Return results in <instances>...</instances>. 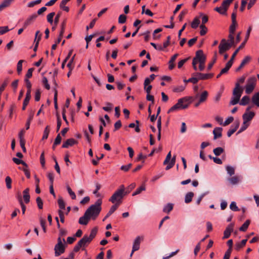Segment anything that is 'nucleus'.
<instances>
[{
  "instance_id": "28",
  "label": "nucleus",
  "mask_w": 259,
  "mask_h": 259,
  "mask_svg": "<svg viewBox=\"0 0 259 259\" xmlns=\"http://www.w3.org/2000/svg\"><path fill=\"white\" fill-rule=\"evenodd\" d=\"M249 101H250L249 97L247 96H245L242 97L239 104L241 105L245 106L249 103Z\"/></svg>"
},
{
  "instance_id": "7",
  "label": "nucleus",
  "mask_w": 259,
  "mask_h": 259,
  "mask_svg": "<svg viewBox=\"0 0 259 259\" xmlns=\"http://www.w3.org/2000/svg\"><path fill=\"white\" fill-rule=\"evenodd\" d=\"M143 239V238L142 237H140V236H137L136 238V239H135L134 243H133V249H132V251L131 253V256H132L133 253L135 251L138 250L139 249L141 241Z\"/></svg>"
},
{
  "instance_id": "46",
  "label": "nucleus",
  "mask_w": 259,
  "mask_h": 259,
  "mask_svg": "<svg viewBox=\"0 0 259 259\" xmlns=\"http://www.w3.org/2000/svg\"><path fill=\"white\" fill-rule=\"evenodd\" d=\"M200 28L201 29L200 31V34L201 36L204 35L207 32V27L204 25L201 24L200 26Z\"/></svg>"
},
{
  "instance_id": "11",
  "label": "nucleus",
  "mask_w": 259,
  "mask_h": 259,
  "mask_svg": "<svg viewBox=\"0 0 259 259\" xmlns=\"http://www.w3.org/2000/svg\"><path fill=\"white\" fill-rule=\"evenodd\" d=\"M240 125V122L239 120H236L233 125H232L230 129L227 132V136L228 137L231 136L232 134H233L236 130L238 129Z\"/></svg>"
},
{
  "instance_id": "57",
  "label": "nucleus",
  "mask_w": 259,
  "mask_h": 259,
  "mask_svg": "<svg viewBox=\"0 0 259 259\" xmlns=\"http://www.w3.org/2000/svg\"><path fill=\"white\" fill-rule=\"evenodd\" d=\"M42 82L45 88L47 90H50V86L48 83V79L46 77H45V76L43 77Z\"/></svg>"
},
{
  "instance_id": "64",
  "label": "nucleus",
  "mask_w": 259,
  "mask_h": 259,
  "mask_svg": "<svg viewBox=\"0 0 259 259\" xmlns=\"http://www.w3.org/2000/svg\"><path fill=\"white\" fill-rule=\"evenodd\" d=\"M230 208L233 211H238L239 210V208L236 205V204L235 202H232L230 205Z\"/></svg>"
},
{
  "instance_id": "16",
  "label": "nucleus",
  "mask_w": 259,
  "mask_h": 259,
  "mask_svg": "<svg viewBox=\"0 0 259 259\" xmlns=\"http://www.w3.org/2000/svg\"><path fill=\"white\" fill-rule=\"evenodd\" d=\"M91 218L88 216V214L85 212L83 215L80 217L79 219L78 223L80 225H87Z\"/></svg>"
},
{
  "instance_id": "18",
  "label": "nucleus",
  "mask_w": 259,
  "mask_h": 259,
  "mask_svg": "<svg viewBox=\"0 0 259 259\" xmlns=\"http://www.w3.org/2000/svg\"><path fill=\"white\" fill-rule=\"evenodd\" d=\"M91 241L89 239L88 236L87 235H85L83 236L82 238H81L78 242V243L79 244L81 247H84L87 244H89Z\"/></svg>"
},
{
  "instance_id": "45",
  "label": "nucleus",
  "mask_w": 259,
  "mask_h": 259,
  "mask_svg": "<svg viewBox=\"0 0 259 259\" xmlns=\"http://www.w3.org/2000/svg\"><path fill=\"white\" fill-rule=\"evenodd\" d=\"M227 173L230 176H232L235 174V169L233 167L231 166L228 165L226 167Z\"/></svg>"
},
{
  "instance_id": "24",
  "label": "nucleus",
  "mask_w": 259,
  "mask_h": 259,
  "mask_svg": "<svg viewBox=\"0 0 259 259\" xmlns=\"http://www.w3.org/2000/svg\"><path fill=\"white\" fill-rule=\"evenodd\" d=\"M208 94V92L206 91H203L200 96L199 103L204 102L207 100Z\"/></svg>"
},
{
  "instance_id": "9",
  "label": "nucleus",
  "mask_w": 259,
  "mask_h": 259,
  "mask_svg": "<svg viewBox=\"0 0 259 259\" xmlns=\"http://www.w3.org/2000/svg\"><path fill=\"white\" fill-rule=\"evenodd\" d=\"M65 247L64 244H56L54 247L55 255L59 256L65 252Z\"/></svg>"
},
{
  "instance_id": "49",
  "label": "nucleus",
  "mask_w": 259,
  "mask_h": 259,
  "mask_svg": "<svg viewBox=\"0 0 259 259\" xmlns=\"http://www.w3.org/2000/svg\"><path fill=\"white\" fill-rule=\"evenodd\" d=\"M24 62V60H20L18 61L17 65V71L18 74H20L22 70V63Z\"/></svg>"
},
{
  "instance_id": "23",
  "label": "nucleus",
  "mask_w": 259,
  "mask_h": 259,
  "mask_svg": "<svg viewBox=\"0 0 259 259\" xmlns=\"http://www.w3.org/2000/svg\"><path fill=\"white\" fill-rule=\"evenodd\" d=\"M251 100L254 105L259 107V92L254 94L252 97Z\"/></svg>"
},
{
  "instance_id": "6",
  "label": "nucleus",
  "mask_w": 259,
  "mask_h": 259,
  "mask_svg": "<svg viewBox=\"0 0 259 259\" xmlns=\"http://www.w3.org/2000/svg\"><path fill=\"white\" fill-rule=\"evenodd\" d=\"M194 61L200 62H205L206 57L204 56L202 50H198L196 53L195 57L193 59Z\"/></svg>"
},
{
  "instance_id": "2",
  "label": "nucleus",
  "mask_w": 259,
  "mask_h": 259,
  "mask_svg": "<svg viewBox=\"0 0 259 259\" xmlns=\"http://www.w3.org/2000/svg\"><path fill=\"white\" fill-rule=\"evenodd\" d=\"M128 192H125L123 185H121L120 188L117 189L110 198L109 201L113 204L120 205L122 202L123 197Z\"/></svg>"
},
{
  "instance_id": "59",
  "label": "nucleus",
  "mask_w": 259,
  "mask_h": 259,
  "mask_svg": "<svg viewBox=\"0 0 259 259\" xmlns=\"http://www.w3.org/2000/svg\"><path fill=\"white\" fill-rule=\"evenodd\" d=\"M31 94H28V93H26L25 98L23 101V103H24L25 105H28L29 104Z\"/></svg>"
},
{
  "instance_id": "32",
  "label": "nucleus",
  "mask_w": 259,
  "mask_h": 259,
  "mask_svg": "<svg viewBox=\"0 0 259 259\" xmlns=\"http://www.w3.org/2000/svg\"><path fill=\"white\" fill-rule=\"evenodd\" d=\"M233 1L234 0H224L221 6L223 7L226 11H227L229 6Z\"/></svg>"
},
{
  "instance_id": "12",
  "label": "nucleus",
  "mask_w": 259,
  "mask_h": 259,
  "mask_svg": "<svg viewBox=\"0 0 259 259\" xmlns=\"http://www.w3.org/2000/svg\"><path fill=\"white\" fill-rule=\"evenodd\" d=\"M37 15L36 14H33L29 16L27 19L25 21L23 24V27L26 28L27 26L31 24L37 18Z\"/></svg>"
},
{
  "instance_id": "40",
  "label": "nucleus",
  "mask_w": 259,
  "mask_h": 259,
  "mask_svg": "<svg viewBox=\"0 0 259 259\" xmlns=\"http://www.w3.org/2000/svg\"><path fill=\"white\" fill-rule=\"evenodd\" d=\"M214 10L221 15H227V11L222 6L215 8Z\"/></svg>"
},
{
  "instance_id": "63",
  "label": "nucleus",
  "mask_w": 259,
  "mask_h": 259,
  "mask_svg": "<svg viewBox=\"0 0 259 259\" xmlns=\"http://www.w3.org/2000/svg\"><path fill=\"white\" fill-rule=\"evenodd\" d=\"M106 104L107 106L103 107V109L105 111L109 112L111 110L112 104L110 103H107Z\"/></svg>"
},
{
  "instance_id": "21",
  "label": "nucleus",
  "mask_w": 259,
  "mask_h": 259,
  "mask_svg": "<svg viewBox=\"0 0 259 259\" xmlns=\"http://www.w3.org/2000/svg\"><path fill=\"white\" fill-rule=\"evenodd\" d=\"M14 0H4L0 4V11H2L5 8L8 7L10 6L11 4Z\"/></svg>"
},
{
  "instance_id": "43",
  "label": "nucleus",
  "mask_w": 259,
  "mask_h": 259,
  "mask_svg": "<svg viewBox=\"0 0 259 259\" xmlns=\"http://www.w3.org/2000/svg\"><path fill=\"white\" fill-rule=\"evenodd\" d=\"M173 208V205L171 203H168L166 205L163 209V211L164 212L169 213Z\"/></svg>"
},
{
  "instance_id": "29",
  "label": "nucleus",
  "mask_w": 259,
  "mask_h": 259,
  "mask_svg": "<svg viewBox=\"0 0 259 259\" xmlns=\"http://www.w3.org/2000/svg\"><path fill=\"white\" fill-rule=\"evenodd\" d=\"M250 224V221L247 220H246L243 224L240 227L239 230L240 231L245 232L247 230L249 225Z\"/></svg>"
},
{
  "instance_id": "37",
  "label": "nucleus",
  "mask_w": 259,
  "mask_h": 259,
  "mask_svg": "<svg viewBox=\"0 0 259 259\" xmlns=\"http://www.w3.org/2000/svg\"><path fill=\"white\" fill-rule=\"evenodd\" d=\"M145 186L144 185H142V186H141L139 188H137L136 189V190L135 191V192H134L132 195L133 196H135V195H137L138 194H139L141 193V192H142L143 191H144L145 190Z\"/></svg>"
},
{
  "instance_id": "62",
  "label": "nucleus",
  "mask_w": 259,
  "mask_h": 259,
  "mask_svg": "<svg viewBox=\"0 0 259 259\" xmlns=\"http://www.w3.org/2000/svg\"><path fill=\"white\" fill-rule=\"evenodd\" d=\"M40 162L42 167H44L45 166V154L43 152L40 156Z\"/></svg>"
},
{
  "instance_id": "61",
  "label": "nucleus",
  "mask_w": 259,
  "mask_h": 259,
  "mask_svg": "<svg viewBox=\"0 0 259 259\" xmlns=\"http://www.w3.org/2000/svg\"><path fill=\"white\" fill-rule=\"evenodd\" d=\"M234 33H229V35L228 36V37H229V41H230L229 42L230 44H231L232 45H233L234 46H235V41L234 40V35H233Z\"/></svg>"
},
{
  "instance_id": "15",
  "label": "nucleus",
  "mask_w": 259,
  "mask_h": 259,
  "mask_svg": "<svg viewBox=\"0 0 259 259\" xmlns=\"http://www.w3.org/2000/svg\"><path fill=\"white\" fill-rule=\"evenodd\" d=\"M233 227L234 225L233 224H230L227 226L224 232V239L228 238L230 237L231 232L233 230Z\"/></svg>"
},
{
  "instance_id": "54",
  "label": "nucleus",
  "mask_w": 259,
  "mask_h": 259,
  "mask_svg": "<svg viewBox=\"0 0 259 259\" xmlns=\"http://www.w3.org/2000/svg\"><path fill=\"white\" fill-rule=\"evenodd\" d=\"M67 191H68L69 194L71 196V198L73 200L75 199H76V195H75V193L73 191H72V190H71V189L70 188V187L69 186H68L67 187Z\"/></svg>"
},
{
  "instance_id": "50",
  "label": "nucleus",
  "mask_w": 259,
  "mask_h": 259,
  "mask_svg": "<svg viewBox=\"0 0 259 259\" xmlns=\"http://www.w3.org/2000/svg\"><path fill=\"white\" fill-rule=\"evenodd\" d=\"M5 182L6 183L7 188L10 189L12 188V179L9 176L6 177L5 179Z\"/></svg>"
},
{
  "instance_id": "25",
  "label": "nucleus",
  "mask_w": 259,
  "mask_h": 259,
  "mask_svg": "<svg viewBox=\"0 0 259 259\" xmlns=\"http://www.w3.org/2000/svg\"><path fill=\"white\" fill-rule=\"evenodd\" d=\"M229 182L232 185H236L240 181V178L238 176H235L228 179Z\"/></svg>"
},
{
  "instance_id": "30",
  "label": "nucleus",
  "mask_w": 259,
  "mask_h": 259,
  "mask_svg": "<svg viewBox=\"0 0 259 259\" xmlns=\"http://www.w3.org/2000/svg\"><path fill=\"white\" fill-rule=\"evenodd\" d=\"M97 232H98L97 227H95L92 230L90 236H88L89 239H90V240L91 241L96 236Z\"/></svg>"
},
{
  "instance_id": "17",
  "label": "nucleus",
  "mask_w": 259,
  "mask_h": 259,
  "mask_svg": "<svg viewBox=\"0 0 259 259\" xmlns=\"http://www.w3.org/2000/svg\"><path fill=\"white\" fill-rule=\"evenodd\" d=\"M222 131L223 128L222 127H215L214 128L213 131V134L214 135L213 139L216 140L218 138H220L222 136Z\"/></svg>"
},
{
  "instance_id": "44",
  "label": "nucleus",
  "mask_w": 259,
  "mask_h": 259,
  "mask_svg": "<svg viewBox=\"0 0 259 259\" xmlns=\"http://www.w3.org/2000/svg\"><path fill=\"white\" fill-rule=\"evenodd\" d=\"M200 24V20L198 18H195L192 22L191 23V27L193 28H196L198 27Z\"/></svg>"
},
{
  "instance_id": "27",
  "label": "nucleus",
  "mask_w": 259,
  "mask_h": 259,
  "mask_svg": "<svg viewBox=\"0 0 259 259\" xmlns=\"http://www.w3.org/2000/svg\"><path fill=\"white\" fill-rule=\"evenodd\" d=\"M249 125V122H248L245 120H243L242 126H241V128H240V130L238 131L237 134H239L242 133V132H243L244 131H245V130H246Z\"/></svg>"
},
{
  "instance_id": "4",
  "label": "nucleus",
  "mask_w": 259,
  "mask_h": 259,
  "mask_svg": "<svg viewBox=\"0 0 259 259\" xmlns=\"http://www.w3.org/2000/svg\"><path fill=\"white\" fill-rule=\"evenodd\" d=\"M256 82V79L255 77H251L247 79V83L245 86V93L249 94L253 91Z\"/></svg>"
},
{
  "instance_id": "39",
  "label": "nucleus",
  "mask_w": 259,
  "mask_h": 259,
  "mask_svg": "<svg viewBox=\"0 0 259 259\" xmlns=\"http://www.w3.org/2000/svg\"><path fill=\"white\" fill-rule=\"evenodd\" d=\"M175 162H176V156H174L171 159L170 162L166 166L165 169L168 170V169H170L171 168H172L174 166V165L175 164Z\"/></svg>"
},
{
  "instance_id": "19",
  "label": "nucleus",
  "mask_w": 259,
  "mask_h": 259,
  "mask_svg": "<svg viewBox=\"0 0 259 259\" xmlns=\"http://www.w3.org/2000/svg\"><path fill=\"white\" fill-rule=\"evenodd\" d=\"M251 60V57L250 56H247L244 57V58L242 61L239 67L236 69V71H239L241 69H242L245 65L248 63Z\"/></svg>"
},
{
  "instance_id": "47",
  "label": "nucleus",
  "mask_w": 259,
  "mask_h": 259,
  "mask_svg": "<svg viewBox=\"0 0 259 259\" xmlns=\"http://www.w3.org/2000/svg\"><path fill=\"white\" fill-rule=\"evenodd\" d=\"M118 206L119 205L116 204H114V205H112L107 213V216L111 215L117 209Z\"/></svg>"
},
{
  "instance_id": "48",
  "label": "nucleus",
  "mask_w": 259,
  "mask_h": 259,
  "mask_svg": "<svg viewBox=\"0 0 259 259\" xmlns=\"http://www.w3.org/2000/svg\"><path fill=\"white\" fill-rule=\"evenodd\" d=\"M55 15V12L50 13L47 15V21L51 24H52L53 22V17Z\"/></svg>"
},
{
  "instance_id": "34",
  "label": "nucleus",
  "mask_w": 259,
  "mask_h": 259,
  "mask_svg": "<svg viewBox=\"0 0 259 259\" xmlns=\"http://www.w3.org/2000/svg\"><path fill=\"white\" fill-rule=\"evenodd\" d=\"M58 203L59 205V207L60 208L59 210L64 209L65 208V203L61 197H60L58 200Z\"/></svg>"
},
{
  "instance_id": "14",
  "label": "nucleus",
  "mask_w": 259,
  "mask_h": 259,
  "mask_svg": "<svg viewBox=\"0 0 259 259\" xmlns=\"http://www.w3.org/2000/svg\"><path fill=\"white\" fill-rule=\"evenodd\" d=\"M77 143V141L73 138L67 139L62 145L63 148H68L69 146H72Z\"/></svg>"
},
{
  "instance_id": "55",
  "label": "nucleus",
  "mask_w": 259,
  "mask_h": 259,
  "mask_svg": "<svg viewBox=\"0 0 259 259\" xmlns=\"http://www.w3.org/2000/svg\"><path fill=\"white\" fill-rule=\"evenodd\" d=\"M126 20V16L123 14H121L118 18V23L120 24H123L125 22Z\"/></svg>"
},
{
  "instance_id": "13",
  "label": "nucleus",
  "mask_w": 259,
  "mask_h": 259,
  "mask_svg": "<svg viewBox=\"0 0 259 259\" xmlns=\"http://www.w3.org/2000/svg\"><path fill=\"white\" fill-rule=\"evenodd\" d=\"M255 113L253 112H245L242 115L243 120L249 122L252 119Z\"/></svg>"
},
{
  "instance_id": "33",
  "label": "nucleus",
  "mask_w": 259,
  "mask_h": 259,
  "mask_svg": "<svg viewBox=\"0 0 259 259\" xmlns=\"http://www.w3.org/2000/svg\"><path fill=\"white\" fill-rule=\"evenodd\" d=\"M224 152V149L222 147H217L213 150V152L217 156H220Z\"/></svg>"
},
{
  "instance_id": "10",
  "label": "nucleus",
  "mask_w": 259,
  "mask_h": 259,
  "mask_svg": "<svg viewBox=\"0 0 259 259\" xmlns=\"http://www.w3.org/2000/svg\"><path fill=\"white\" fill-rule=\"evenodd\" d=\"M193 75L196 76L198 80H206L212 77L213 74L212 73H195L193 74Z\"/></svg>"
},
{
  "instance_id": "36",
  "label": "nucleus",
  "mask_w": 259,
  "mask_h": 259,
  "mask_svg": "<svg viewBox=\"0 0 259 259\" xmlns=\"http://www.w3.org/2000/svg\"><path fill=\"white\" fill-rule=\"evenodd\" d=\"M12 160L17 164H21L23 165H24L25 167H28V165L27 164V163L22 160H20V159L15 158V157L13 158Z\"/></svg>"
},
{
  "instance_id": "20",
  "label": "nucleus",
  "mask_w": 259,
  "mask_h": 259,
  "mask_svg": "<svg viewBox=\"0 0 259 259\" xmlns=\"http://www.w3.org/2000/svg\"><path fill=\"white\" fill-rule=\"evenodd\" d=\"M23 197L24 202L27 204L30 201L29 189L26 188L23 191Z\"/></svg>"
},
{
  "instance_id": "52",
  "label": "nucleus",
  "mask_w": 259,
  "mask_h": 259,
  "mask_svg": "<svg viewBox=\"0 0 259 259\" xmlns=\"http://www.w3.org/2000/svg\"><path fill=\"white\" fill-rule=\"evenodd\" d=\"M96 189L94 191L93 193L97 195V196H99V194L98 193V191L101 189V185L98 182L95 183Z\"/></svg>"
},
{
  "instance_id": "51",
  "label": "nucleus",
  "mask_w": 259,
  "mask_h": 259,
  "mask_svg": "<svg viewBox=\"0 0 259 259\" xmlns=\"http://www.w3.org/2000/svg\"><path fill=\"white\" fill-rule=\"evenodd\" d=\"M237 22H232L231 25L229 27V33H234L236 28L237 26Z\"/></svg>"
},
{
  "instance_id": "5",
  "label": "nucleus",
  "mask_w": 259,
  "mask_h": 259,
  "mask_svg": "<svg viewBox=\"0 0 259 259\" xmlns=\"http://www.w3.org/2000/svg\"><path fill=\"white\" fill-rule=\"evenodd\" d=\"M232 46H234L227 42L225 39H222L219 46V53L220 54H223L225 52L229 50Z\"/></svg>"
},
{
  "instance_id": "3",
  "label": "nucleus",
  "mask_w": 259,
  "mask_h": 259,
  "mask_svg": "<svg viewBox=\"0 0 259 259\" xmlns=\"http://www.w3.org/2000/svg\"><path fill=\"white\" fill-rule=\"evenodd\" d=\"M243 89L239 85V83L235 84V87L233 91V97L230 102V105H235L237 104L242 95Z\"/></svg>"
},
{
  "instance_id": "26",
  "label": "nucleus",
  "mask_w": 259,
  "mask_h": 259,
  "mask_svg": "<svg viewBox=\"0 0 259 259\" xmlns=\"http://www.w3.org/2000/svg\"><path fill=\"white\" fill-rule=\"evenodd\" d=\"M194 196V193L192 192H188L186 194L185 197V202L186 203H189L191 202L192 198Z\"/></svg>"
},
{
  "instance_id": "8",
  "label": "nucleus",
  "mask_w": 259,
  "mask_h": 259,
  "mask_svg": "<svg viewBox=\"0 0 259 259\" xmlns=\"http://www.w3.org/2000/svg\"><path fill=\"white\" fill-rule=\"evenodd\" d=\"M192 98V97H185L182 98L181 99H179L178 101V102H181L180 103V107L182 109H185L187 108L189 106V105L190 104L189 100Z\"/></svg>"
},
{
  "instance_id": "31",
  "label": "nucleus",
  "mask_w": 259,
  "mask_h": 259,
  "mask_svg": "<svg viewBox=\"0 0 259 259\" xmlns=\"http://www.w3.org/2000/svg\"><path fill=\"white\" fill-rule=\"evenodd\" d=\"M232 65L233 64H231V62H228L227 63V64H226L225 67L221 70V74H223L226 73L229 71L230 68L231 67Z\"/></svg>"
},
{
  "instance_id": "35",
  "label": "nucleus",
  "mask_w": 259,
  "mask_h": 259,
  "mask_svg": "<svg viewBox=\"0 0 259 259\" xmlns=\"http://www.w3.org/2000/svg\"><path fill=\"white\" fill-rule=\"evenodd\" d=\"M50 131V127L49 125H47L44 130L42 140H44L48 139Z\"/></svg>"
},
{
  "instance_id": "42",
  "label": "nucleus",
  "mask_w": 259,
  "mask_h": 259,
  "mask_svg": "<svg viewBox=\"0 0 259 259\" xmlns=\"http://www.w3.org/2000/svg\"><path fill=\"white\" fill-rule=\"evenodd\" d=\"M25 82L26 83V88H27V89L26 93H28V94H31V86H32L31 82L27 78H25Z\"/></svg>"
},
{
  "instance_id": "58",
  "label": "nucleus",
  "mask_w": 259,
  "mask_h": 259,
  "mask_svg": "<svg viewBox=\"0 0 259 259\" xmlns=\"http://www.w3.org/2000/svg\"><path fill=\"white\" fill-rule=\"evenodd\" d=\"M234 120V118L232 116H230L228 118L226 119V120L223 123V126H225L229 125L230 123L233 122Z\"/></svg>"
},
{
  "instance_id": "60",
  "label": "nucleus",
  "mask_w": 259,
  "mask_h": 259,
  "mask_svg": "<svg viewBox=\"0 0 259 259\" xmlns=\"http://www.w3.org/2000/svg\"><path fill=\"white\" fill-rule=\"evenodd\" d=\"M58 214L61 223H64L65 221V217L64 212L62 210H58Z\"/></svg>"
},
{
  "instance_id": "56",
  "label": "nucleus",
  "mask_w": 259,
  "mask_h": 259,
  "mask_svg": "<svg viewBox=\"0 0 259 259\" xmlns=\"http://www.w3.org/2000/svg\"><path fill=\"white\" fill-rule=\"evenodd\" d=\"M10 31L8 26H0V35H3Z\"/></svg>"
},
{
  "instance_id": "22",
  "label": "nucleus",
  "mask_w": 259,
  "mask_h": 259,
  "mask_svg": "<svg viewBox=\"0 0 259 259\" xmlns=\"http://www.w3.org/2000/svg\"><path fill=\"white\" fill-rule=\"evenodd\" d=\"M181 102H178L175 105H174L173 106H172L168 111L167 113H169L170 112H172L176 111H178L180 110H183L181 107H180V103Z\"/></svg>"
},
{
  "instance_id": "38",
  "label": "nucleus",
  "mask_w": 259,
  "mask_h": 259,
  "mask_svg": "<svg viewBox=\"0 0 259 259\" xmlns=\"http://www.w3.org/2000/svg\"><path fill=\"white\" fill-rule=\"evenodd\" d=\"M185 89V85H180L173 88L172 91L175 93H180L184 91Z\"/></svg>"
},
{
  "instance_id": "41",
  "label": "nucleus",
  "mask_w": 259,
  "mask_h": 259,
  "mask_svg": "<svg viewBox=\"0 0 259 259\" xmlns=\"http://www.w3.org/2000/svg\"><path fill=\"white\" fill-rule=\"evenodd\" d=\"M247 241V239H243L240 243H238L236 244V249L239 250L241 248L244 246L246 243V242Z\"/></svg>"
},
{
  "instance_id": "53",
  "label": "nucleus",
  "mask_w": 259,
  "mask_h": 259,
  "mask_svg": "<svg viewBox=\"0 0 259 259\" xmlns=\"http://www.w3.org/2000/svg\"><path fill=\"white\" fill-rule=\"evenodd\" d=\"M37 206L39 209H42L43 208V201L40 197H37L36 199Z\"/></svg>"
},
{
  "instance_id": "1",
  "label": "nucleus",
  "mask_w": 259,
  "mask_h": 259,
  "mask_svg": "<svg viewBox=\"0 0 259 259\" xmlns=\"http://www.w3.org/2000/svg\"><path fill=\"white\" fill-rule=\"evenodd\" d=\"M102 203L101 199H98L94 204L91 205L85 211L92 220H95L99 215L102 209Z\"/></svg>"
}]
</instances>
